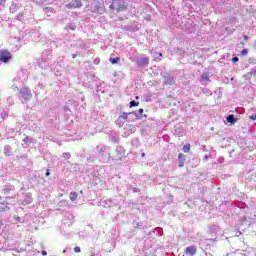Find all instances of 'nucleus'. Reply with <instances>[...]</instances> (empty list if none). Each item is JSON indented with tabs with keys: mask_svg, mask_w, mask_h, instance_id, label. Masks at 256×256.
Wrapping results in <instances>:
<instances>
[{
	"mask_svg": "<svg viewBox=\"0 0 256 256\" xmlns=\"http://www.w3.org/2000/svg\"><path fill=\"white\" fill-rule=\"evenodd\" d=\"M139 113H140V115L143 114V108L139 109Z\"/></svg>",
	"mask_w": 256,
	"mask_h": 256,
	"instance_id": "nucleus-29",
	"label": "nucleus"
},
{
	"mask_svg": "<svg viewBox=\"0 0 256 256\" xmlns=\"http://www.w3.org/2000/svg\"><path fill=\"white\" fill-rule=\"evenodd\" d=\"M11 52L7 51V50H2L0 51V61L2 63H9V61H11Z\"/></svg>",
	"mask_w": 256,
	"mask_h": 256,
	"instance_id": "nucleus-3",
	"label": "nucleus"
},
{
	"mask_svg": "<svg viewBox=\"0 0 256 256\" xmlns=\"http://www.w3.org/2000/svg\"><path fill=\"white\" fill-rule=\"evenodd\" d=\"M142 157H145V153H142Z\"/></svg>",
	"mask_w": 256,
	"mask_h": 256,
	"instance_id": "nucleus-37",
	"label": "nucleus"
},
{
	"mask_svg": "<svg viewBox=\"0 0 256 256\" xmlns=\"http://www.w3.org/2000/svg\"><path fill=\"white\" fill-rule=\"evenodd\" d=\"M96 149L100 155H105L104 153L107 151L108 148L105 145H99Z\"/></svg>",
	"mask_w": 256,
	"mask_h": 256,
	"instance_id": "nucleus-10",
	"label": "nucleus"
},
{
	"mask_svg": "<svg viewBox=\"0 0 256 256\" xmlns=\"http://www.w3.org/2000/svg\"><path fill=\"white\" fill-rule=\"evenodd\" d=\"M42 255H44V256L47 255V251L43 250Z\"/></svg>",
	"mask_w": 256,
	"mask_h": 256,
	"instance_id": "nucleus-30",
	"label": "nucleus"
},
{
	"mask_svg": "<svg viewBox=\"0 0 256 256\" xmlns=\"http://www.w3.org/2000/svg\"><path fill=\"white\" fill-rule=\"evenodd\" d=\"M23 141H24V143H26V145L28 143H31V139L29 138V136H26Z\"/></svg>",
	"mask_w": 256,
	"mask_h": 256,
	"instance_id": "nucleus-21",
	"label": "nucleus"
},
{
	"mask_svg": "<svg viewBox=\"0 0 256 256\" xmlns=\"http://www.w3.org/2000/svg\"><path fill=\"white\" fill-rule=\"evenodd\" d=\"M67 252V250H63V253H66Z\"/></svg>",
	"mask_w": 256,
	"mask_h": 256,
	"instance_id": "nucleus-38",
	"label": "nucleus"
},
{
	"mask_svg": "<svg viewBox=\"0 0 256 256\" xmlns=\"http://www.w3.org/2000/svg\"><path fill=\"white\" fill-rule=\"evenodd\" d=\"M13 191H15V186H5L2 193L4 195H11Z\"/></svg>",
	"mask_w": 256,
	"mask_h": 256,
	"instance_id": "nucleus-7",
	"label": "nucleus"
},
{
	"mask_svg": "<svg viewBox=\"0 0 256 256\" xmlns=\"http://www.w3.org/2000/svg\"><path fill=\"white\" fill-rule=\"evenodd\" d=\"M63 158H64V159H71V154H70L69 152H65V153L63 154Z\"/></svg>",
	"mask_w": 256,
	"mask_h": 256,
	"instance_id": "nucleus-20",
	"label": "nucleus"
},
{
	"mask_svg": "<svg viewBox=\"0 0 256 256\" xmlns=\"http://www.w3.org/2000/svg\"><path fill=\"white\" fill-rule=\"evenodd\" d=\"M202 81H204V83H207V81H209V73L202 74Z\"/></svg>",
	"mask_w": 256,
	"mask_h": 256,
	"instance_id": "nucleus-17",
	"label": "nucleus"
},
{
	"mask_svg": "<svg viewBox=\"0 0 256 256\" xmlns=\"http://www.w3.org/2000/svg\"><path fill=\"white\" fill-rule=\"evenodd\" d=\"M197 254V248L195 246H189L185 249V255L193 256Z\"/></svg>",
	"mask_w": 256,
	"mask_h": 256,
	"instance_id": "nucleus-6",
	"label": "nucleus"
},
{
	"mask_svg": "<svg viewBox=\"0 0 256 256\" xmlns=\"http://www.w3.org/2000/svg\"><path fill=\"white\" fill-rule=\"evenodd\" d=\"M92 256H95V255H92Z\"/></svg>",
	"mask_w": 256,
	"mask_h": 256,
	"instance_id": "nucleus-39",
	"label": "nucleus"
},
{
	"mask_svg": "<svg viewBox=\"0 0 256 256\" xmlns=\"http://www.w3.org/2000/svg\"><path fill=\"white\" fill-rule=\"evenodd\" d=\"M111 9H116L117 11H125V2L123 1H113L111 4Z\"/></svg>",
	"mask_w": 256,
	"mask_h": 256,
	"instance_id": "nucleus-4",
	"label": "nucleus"
},
{
	"mask_svg": "<svg viewBox=\"0 0 256 256\" xmlns=\"http://www.w3.org/2000/svg\"><path fill=\"white\" fill-rule=\"evenodd\" d=\"M138 65L140 67H145V65H149V58H140V59H138Z\"/></svg>",
	"mask_w": 256,
	"mask_h": 256,
	"instance_id": "nucleus-9",
	"label": "nucleus"
},
{
	"mask_svg": "<svg viewBox=\"0 0 256 256\" xmlns=\"http://www.w3.org/2000/svg\"><path fill=\"white\" fill-rule=\"evenodd\" d=\"M183 151H184V153H189V151H191V146L189 144L185 145L183 147Z\"/></svg>",
	"mask_w": 256,
	"mask_h": 256,
	"instance_id": "nucleus-18",
	"label": "nucleus"
},
{
	"mask_svg": "<svg viewBox=\"0 0 256 256\" xmlns=\"http://www.w3.org/2000/svg\"><path fill=\"white\" fill-rule=\"evenodd\" d=\"M238 61H239V58H238V57L232 58V62H233V63H237Z\"/></svg>",
	"mask_w": 256,
	"mask_h": 256,
	"instance_id": "nucleus-27",
	"label": "nucleus"
},
{
	"mask_svg": "<svg viewBox=\"0 0 256 256\" xmlns=\"http://www.w3.org/2000/svg\"><path fill=\"white\" fill-rule=\"evenodd\" d=\"M159 57H163V54L160 53V54H159Z\"/></svg>",
	"mask_w": 256,
	"mask_h": 256,
	"instance_id": "nucleus-35",
	"label": "nucleus"
},
{
	"mask_svg": "<svg viewBox=\"0 0 256 256\" xmlns=\"http://www.w3.org/2000/svg\"><path fill=\"white\" fill-rule=\"evenodd\" d=\"M247 53H249V51L247 49H244L242 50L241 55L245 56L247 55Z\"/></svg>",
	"mask_w": 256,
	"mask_h": 256,
	"instance_id": "nucleus-25",
	"label": "nucleus"
},
{
	"mask_svg": "<svg viewBox=\"0 0 256 256\" xmlns=\"http://www.w3.org/2000/svg\"><path fill=\"white\" fill-rule=\"evenodd\" d=\"M252 77H256V69L250 73Z\"/></svg>",
	"mask_w": 256,
	"mask_h": 256,
	"instance_id": "nucleus-28",
	"label": "nucleus"
},
{
	"mask_svg": "<svg viewBox=\"0 0 256 256\" xmlns=\"http://www.w3.org/2000/svg\"><path fill=\"white\" fill-rule=\"evenodd\" d=\"M205 159H209V156H208V155H206V156H205Z\"/></svg>",
	"mask_w": 256,
	"mask_h": 256,
	"instance_id": "nucleus-34",
	"label": "nucleus"
},
{
	"mask_svg": "<svg viewBox=\"0 0 256 256\" xmlns=\"http://www.w3.org/2000/svg\"><path fill=\"white\" fill-rule=\"evenodd\" d=\"M181 135H183V133H178V137H181Z\"/></svg>",
	"mask_w": 256,
	"mask_h": 256,
	"instance_id": "nucleus-33",
	"label": "nucleus"
},
{
	"mask_svg": "<svg viewBox=\"0 0 256 256\" xmlns=\"http://www.w3.org/2000/svg\"><path fill=\"white\" fill-rule=\"evenodd\" d=\"M75 253H81V248L79 246H76L74 248Z\"/></svg>",
	"mask_w": 256,
	"mask_h": 256,
	"instance_id": "nucleus-24",
	"label": "nucleus"
},
{
	"mask_svg": "<svg viewBox=\"0 0 256 256\" xmlns=\"http://www.w3.org/2000/svg\"><path fill=\"white\" fill-rule=\"evenodd\" d=\"M18 97L22 101V103H27V101H31V99L33 98V94L28 88H22L19 90Z\"/></svg>",
	"mask_w": 256,
	"mask_h": 256,
	"instance_id": "nucleus-1",
	"label": "nucleus"
},
{
	"mask_svg": "<svg viewBox=\"0 0 256 256\" xmlns=\"http://www.w3.org/2000/svg\"><path fill=\"white\" fill-rule=\"evenodd\" d=\"M67 203H68L67 200H62L59 202V206L63 207V205H67Z\"/></svg>",
	"mask_w": 256,
	"mask_h": 256,
	"instance_id": "nucleus-22",
	"label": "nucleus"
},
{
	"mask_svg": "<svg viewBox=\"0 0 256 256\" xmlns=\"http://www.w3.org/2000/svg\"><path fill=\"white\" fill-rule=\"evenodd\" d=\"M33 198L31 197V194H26L25 198L22 202V205H30V203H32Z\"/></svg>",
	"mask_w": 256,
	"mask_h": 256,
	"instance_id": "nucleus-8",
	"label": "nucleus"
},
{
	"mask_svg": "<svg viewBox=\"0 0 256 256\" xmlns=\"http://www.w3.org/2000/svg\"><path fill=\"white\" fill-rule=\"evenodd\" d=\"M164 83L165 85H173V83H175V80H173V78L170 76H165Z\"/></svg>",
	"mask_w": 256,
	"mask_h": 256,
	"instance_id": "nucleus-11",
	"label": "nucleus"
},
{
	"mask_svg": "<svg viewBox=\"0 0 256 256\" xmlns=\"http://www.w3.org/2000/svg\"><path fill=\"white\" fill-rule=\"evenodd\" d=\"M72 57H73V59H75V57H77V55H76V54H73Z\"/></svg>",
	"mask_w": 256,
	"mask_h": 256,
	"instance_id": "nucleus-32",
	"label": "nucleus"
},
{
	"mask_svg": "<svg viewBox=\"0 0 256 256\" xmlns=\"http://www.w3.org/2000/svg\"><path fill=\"white\" fill-rule=\"evenodd\" d=\"M227 123H231L232 125L236 123L237 119H235V116L233 114H230L226 118Z\"/></svg>",
	"mask_w": 256,
	"mask_h": 256,
	"instance_id": "nucleus-12",
	"label": "nucleus"
},
{
	"mask_svg": "<svg viewBox=\"0 0 256 256\" xmlns=\"http://www.w3.org/2000/svg\"><path fill=\"white\" fill-rule=\"evenodd\" d=\"M3 211H9V207L7 206V204L0 203V213Z\"/></svg>",
	"mask_w": 256,
	"mask_h": 256,
	"instance_id": "nucleus-15",
	"label": "nucleus"
},
{
	"mask_svg": "<svg viewBox=\"0 0 256 256\" xmlns=\"http://www.w3.org/2000/svg\"><path fill=\"white\" fill-rule=\"evenodd\" d=\"M103 203V207H113V202L111 200L108 201H104Z\"/></svg>",
	"mask_w": 256,
	"mask_h": 256,
	"instance_id": "nucleus-16",
	"label": "nucleus"
},
{
	"mask_svg": "<svg viewBox=\"0 0 256 256\" xmlns=\"http://www.w3.org/2000/svg\"><path fill=\"white\" fill-rule=\"evenodd\" d=\"M137 105H139V103H137L135 101L130 102V107H137Z\"/></svg>",
	"mask_w": 256,
	"mask_h": 256,
	"instance_id": "nucleus-23",
	"label": "nucleus"
},
{
	"mask_svg": "<svg viewBox=\"0 0 256 256\" xmlns=\"http://www.w3.org/2000/svg\"><path fill=\"white\" fill-rule=\"evenodd\" d=\"M83 4H81V0H74L73 2L66 5L67 9H79Z\"/></svg>",
	"mask_w": 256,
	"mask_h": 256,
	"instance_id": "nucleus-5",
	"label": "nucleus"
},
{
	"mask_svg": "<svg viewBox=\"0 0 256 256\" xmlns=\"http://www.w3.org/2000/svg\"><path fill=\"white\" fill-rule=\"evenodd\" d=\"M1 227H3V222L2 221H0V229H1Z\"/></svg>",
	"mask_w": 256,
	"mask_h": 256,
	"instance_id": "nucleus-31",
	"label": "nucleus"
},
{
	"mask_svg": "<svg viewBox=\"0 0 256 256\" xmlns=\"http://www.w3.org/2000/svg\"><path fill=\"white\" fill-rule=\"evenodd\" d=\"M178 159H179V167H183V165H185V155L179 154Z\"/></svg>",
	"mask_w": 256,
	"mask_h": 256,
	"instance_id": "nucleus-13",
	"label": "nucleus"
},
{
	"mask_svg": "<svg viewBox=\"0 0 256 256\" xmlns=\"http://www.w3.org/2000/svg\"><path fill=\"white\" fill-rule=\"evenodd\" d=\"M77 193L76 192H70L69 194V198H70V201H72V203H75V201H77Z\"/></svg>",
	"mask_w": 256,
	"mask_h": 256,
	"instance_id": "nucleus-14",
	"label": "nucleus"
},
{
	"mask_svg": "<svg viewBox=\"0 0 256 256\" xmlns=\"http://www.w3.org/2000/svg\"><path fill=\"white\" fill-rule=\"evenodd\" d=\"M47 177H49V172H46Z\"/></svg>",
	"mask_w": 256,
	"mask_h": 256,
	"instance_id": "nucleus-36",
	"label": "nucleus"
},
{
	"mask_svg": "<svg viewBox=\"0 0 256 256\" xmlns=\"http://www.w3.org/2000/svg\"><path fill=\"white\" fill-rule=\"evenodd\" d=\"M110 63H112V65L119 63V58H110Z\"/></svg>",
	"mask_w": 256,
	"mask_h": 256,
	"instance_id": "nucleus-19",
	"label": "nucleus"
},
{
	"mask_svg": "<svg viewBox=\"0 0 256 256\" xmlns=\"http://www.w3.org/2000/svg\"><path fill=\"white\" fill-rule=\"evenodd\" d=\"M250 119H251L252 121H256V114L250 115Z\"/></svg>",
	"mask_w": 256,
	"mask_h": 256,
	"instance_id": "nucleus-26",
	"label": "nucleus"
},
{
	"mask_svg": "<svg viewBox=\"0 0 256 256\" xmlns=\"http://www.w3.org/2000/svg\"><path fill=\"white\" fill-rule=\"evenodd\" d=\"M129 115H133V112H123L116 120V125H118V127H123L125 125V122L129 119Z\"/></svg>",
	"mask_w": 256,
	"mask_h": 256,
	"instance_id": "nucleus-2",
	"label": "nucleus"
}]
</instances>
